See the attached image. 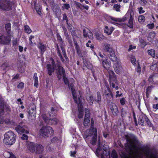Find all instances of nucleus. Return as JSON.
<instances>
[{
	"label": "nucleus",
	"instance_id": "f257e3e1",
	"mask_svg": "<svg viewBox=\"0 0 158 158\" xmlns=\"http://www.w3.org/2000/svg\"><path fill=\"white\" fill-rule=\"evenodd\" d=\"M125 139L127 141L126 147L130 150L135 149L138 144L136 137L132 134L125 135Z\"/></svg>",
	"mask_w": 158,
	"mask_h": 158
},
{
	"label": "nucleus",
	"instance_id": "f03ea898",
	"mask_svg": "<svg viewBox=\"0 0 158 158\" xmlns=\"http://www.w3.org/2000/svg\"><path fill=\"white\" fill-rule=\"evenodd\" d=\"M16 136L11 131H9L6 132L4 135L3 142L6 144L12 145L16 141Z\"/></svg>",
	"mask_w": 158,
	"mask_h": 158
},
{
	"label": "nucleus",
	"instance_id": "7ed1b4c3",
	"mask_svg": "<svg viewBox=\"0 0 158 158\" xmlns=\"http://www.w3.org/2000/svg\"><path fill=\"white\" fill-rule=\"evenodd\" d=\"M12 2L11 0H0V9L6 11L12 9Z\"/></svg>",
	"mask_w": 158,
	"mask_h": 158
},
{
	"label": "nucleus",
	"instance_id": "20e7f679",
	"mask_svg": "<svg viewBox=\"0 0 158 158\" xmlns=\"http://www.w3.org/2000/svg\"><path fill=\"white\" fill-rule=\"evenodd\" d=\"M40 132L42 136H49L53 135L54 131L50 127L43 126L40 130Z\"/></svg>",
	"mask_w": 158,
	"mask_h": 158
},
{
	"label": "nucleus",
	"instance_id": "39448f33",
	"mask_svg": "<svg viewBox=\"0 0 158 158\" xmlns=\"http://www.w3.org/2000/svg\"><path fill=\"white\" fill-rule=\"evenodd\" d=\"M42 117L45 123L49 125H55L58 122L57 118H49L45 114H43Z\"/></svg>",
	"mask_w": 158,
	"mask_h": 158
},
{
	"label": "nucleus",
	"instance_id": "423d86ee",
	"mask_svg": "<svg viewBox=\"0 0 158 158\" xmlns=\"http://www.w3.org/2000/svg\"><path fill=\"white\" fill-rule=\"evenodd\" d=\"M6 109L9 110V108L6 104L5 102L2 100H0V123L2 122V121L3 120L2 115L4 113V109Z\"/></svg>",
	"mask_w": 158,
	"mask_h": 158
},
{
	"label": "nucleus",
	"instance_id": "0eeeda50",
	"mask_svg": "<svg viewBox=\"0 0 158 158\" xmlns=\"http://www.w3.org/2000/svg\"><path fill=\"white\" fill-rule=\"evenodd\" d=\"M75 102L77 104L78 107L83 106V101L84 99L81 97L80 93L77 95L75 93L73 94Z\"/></svg>",
	"mask_w": 158,
	"mask_h": 158
},
{
	"label": "nucleus",
	"instance_id": "6e6552de",
	"mask_svg": "<svg viewBox=\"0 0 158 158\" xmlns=\"http://www.w3.org/2000/svg\"><path fill=\"white\" fill-rule=\"evenodd\" d=\"M15 130L19 134L23 133L27 134L29 131L27 130V127L23 123H20L19 125L15 127Z\"/></svg>",
	"mask_w": 158,
	"mask_h": 158
},
{
	"label": "nucleus",
	"instance_id": "1a4fd4ad",
	"mask_svg": "<svg viewBox=\"0 0 158 158\" xmlns=\"http://www.w3.org/2000/svg\"><path fill=\"white\" fill-rule=\"evenodd\" d=\"M88 135V136H91L93 135L94 136L92 139V143L93 144H94L97 141V130L96 128L94 127L91 128L89 131V133Z\"/></svg>",
	"mask_w": 158,
	"mask_h": 158
},
{
	"label": "nucleus",
	"instance_id": "9d476101",
	"mask_svg": "<svg viewBox=\"0 0 158 158\" xmlns=\"http://www.w3.org/2000/svg\"><path fill=\"white\" fill-rule=\"evenodd\" d=\"M57 67L56 73L57 77L60 80L62 77L65 75V73L64 69L61 65L58 64Z\"/></svg>",
	"mask_w": 158,
	"mask_h": 158
},
{
	"label": "nucleus",
	"instance_id": "9b49d317",
	"mask_svg": "<svg viewBox=\"0 0 158 158\" xmlns=\"http://www.w3.org/2000/svg\"><path fill=\"white\" fill-rule=\"evenodd\" d=\"M10 41L9 36H6L0 33V44H7L10 43Z\"/></svg>",
	"mask_w": 158,
	"mask_h": 158
},
{
	"label": "nucleus",
	"instance_id": "f8f14e48",
	"mask_svg": "<svg viewBox=\"0 0 158 158\" xmlns=\"http://www.w3.org/2000/svg\"><path fill=\"white\" fill-rule=\"evenodd\" d=\"M110 108L114 115L117 116L118 113V108L116 105L112 102H111L110 105Z\"/></svg>",
	"mask_w": 158,
	"mask_h": 158
},
{
	"label": "nucleus",
	"instance_id": "ddd939ff",
	"mask_svg": "<svg viewBox=\"0 0 158 158\" xmlns=\"http://www.w3.org/2000/svg\"><path fill=\"white\" fill-rule=\"evenodd\" d=\"M143 153L147 158H158V157L152 153L149 149H145L143 151Z\"/></svg>",
	"mask_w": 158,
	"mask_h": 158
},
{
	"label": "nucleus",
	"instance_id": "4468645a",
	"mask_svg": "<svg viewBox=\"0 0 158 158\" xmlns=\"http://www.w3.org/2000/svg\"><path fill=\"white\" fill-rule=\"evenodd\" d=\"M120 62L119 60L115 62L114 64V69L115 71L118 74L120 73V71L122 70V68L121 66Z\"/></svg>",
	"mask_w": 158,
	"mask_h": 158
},
{
	"label": "nucleus",
	"instance_id": "2eb2a0df",
	"mask_svg": "<svg viewBox=\"0 0 158 158\" xmlns=\"http://www.w3.org/2000/svg\"><path fill=\"white\" fill-rule=\"evenodd\" d=\"M147 116L144 114H142L140 115L138 119V123L139 124L144 126L145 125L144 124V121H146Z\"/></svg>",
	"mask_w": 158,
	"mask_h": 158
},
{
	"label": "nucleus",
	"instance_id": "dca6fc26",
	"mask_svg": "<svg viewBox=\"0 0 158 158\" xmlns=\"http://www.w3.org/2000/svg\"><path fill=\"white\" fill-rule=\"evenodd\" d=\"M50 3V6L52 8L53 10L55 12L59 11V6L57 4L55 3L54 0H48Z\"/></svg>",
	"mask_w": 158,
	"mask_h": 158
},
{
	"label": "nucleus",
	"instance_id": "f3484780",
	"mask_svg": "<svg viewBox=\"0 0 158 158\" xmlns=\"http://www.w3.org/2000/svg\"><path fill=\"white\" fill-rule=\"evenodd\" d=\"M44 147L40 144H38L35 145V153L36 154H41L44 151Z\"/></svg>",
	"mask_w": 158,
	"mask_h": 158
},
{
	"label": "nucleus",
	"instance_id": "a211bd4d",
	"mask_svg": "<svg viewBox=\"0 0 158 158\" xmlns=\"http://www.w3.org/2000/svg\"><path fill=\"white\" fill-rule=\"evenodd\" d=\"M108 55L109 59L114 62H115L119 60L117 59L114 50L109 52Z\"/></svg>",
	"mask_w": 158,
	"mask_h": 158
},
{
	"label": "nucleus",
	"instance_id": "6ab92c4d",
	"mask_svg": "<svg viewBox=\"0 0 158 158\" xmlns=\"http://www.w3.org/2000/svg\"><path fill=\"white\" fill-rule=\"evenodd\" d=\"M27 146L28 150L32 153H35V144L33 142H28L27 144Z\"/></svg>",
	"mask_w": 158,
	"mask_h": 158
},
{
	"label": "nucleus",
	"instance_id": "aec40b11",
	"mask_svg": "<svg viewBox=\"0 0 158 158\" xmlns=\"http://www.w3.org/2000/svg\"><path fill=\"white\" fill-rule=\"evenodd\" d=\"M57 111L56 107L54 106L51 107L50 110L49 111V114L50 117L55 116L56 114V113Z\"/></svg>",
	"mask_w": 158,
	"mask_h": 158
},
{
	"label": "nucleus",
	"instance_id": "412c9836",
	"mask_svg": "<svg viewBox=\"0 0 158 158\" xmlns=\"http://www.w3.org/2000/svg\"><path fill=\"white\" fill-rule=\"evenodd\" d=\"M103 49L106 52L109 53L114 50L112 48L111 45L108 44H105L103 47Z\"/></svg>",
	"mask_w": 158,
	"mask_h": 158
},
{
	"label": "nucleus",
	"instance_id": "4be33fe9",
	"mask_svg": "<svg viewBox=\"0 0 158 158\" xmlns=\"http://www.w3.org/2000/svg\"><path fill=\"white\" fill-rule=\"evenodd\" d=\"M112 75L110 74L109 75V82H114L117 84V83L118 81L116 79V76H115L114 73L111 71Z\"/></svg>",
	"mask_w": 158,
	"mask_h": 158
},
{
	"label": "nucleus",
	"instance_id": "5701e85b",
	"mask_svg": "<svg viewBox=\"0 0 158 158\" xmlns=\"http://www.w3.org/2000/svg\"><path fill=\"white\" fill-rule=\"evenodd\" d=\"M47 70L48 72V73L49 75H51L52 74V73L54 72V70L55 69H55H53L52 66L51 64H48L47 66Z\"/></svg>",
	"mask_w": 158,
	"mask_h": 158
},
{
	"label": "nucleus",
	"instance_id": "b1692460",
	"mask_svg": "<svg viewBox=\"0 0 158 158\" xmlns=\"http://www.w3.org/2000/svg\"><path fill=\"white\" fill-rule=\"evenodd\" d=\"M109 92L108 93H107L106 92H105V95L107 96L106 98L107 99L108 103H110L111 99L112 100L113 99V95L112 93L110 90L109 91Z\"/></svg>",
	"mask_w": 158,
	"mask_h": 158
},
{
	"label": "nucleus",
	"instance_id": "393cba45",
	"mask_svg": "<svg viewBox=\"0 0 158 158\" xmlns=\"http://www.w3.org/2000/svg\"><path fill=\"white\" fill-rule=\"evenodd\" d=\"M38 47L41 51V53L43 54L46 50L45 46L41 43H39L38 44Z\"/></svg>",
	"mask_w": 158,
	"mask_h": 158
},
{
	"label": "nucleus",
	"instance_id": "a878e982",
	"mask_svg": "<svg viewBox=\"0 0 158 158\" xmlns=\"http://www.w3.org/2000/svg\"><path fill=\"white\" fill-rule=\"evenodd\" d=\"M97 98L95 100V102H97L99 105V106L100 107L101 106V94L99 92H98L97 93Z\"/></svg>",
	"mask_w": 158,
	"mask_h": 158
},
{
	"label": "nucleus",
	"instance_id": "bb28decb",
	"mask_svg": "<svg viewBox=\"0 0 158 158\" xmlns=\"http://www.w3.org/2000/svg\"><path fill=\"white\" fill-rule=\"evenodd\" d=\"M102 64L103 67L107 70L110 66V64L109 62H108L106 60H103Z\"/></svg>",
	"mask_w": 158,
	"mask_h": 158
},
{
	"label": "nucleus",
	"instance_id": "cd10ccee",
	"mask_svg": "<svg viewBox=\"0 0 158 158\" xmlns=\"http://www.w3.org/2000/svg\"><path fill=\"white\" fill-rule=\"evenodd\" d=\"M114 28L113 27H111L109 28L107 26H105L104 30L105 32L107 33L108 35L111 34L113 31Z\"/></svg>",
	"mask_w": 158,
	"mask_h": 158
},
{
	"label": "nucleus",
	"instance_id": "c85d7f7f",
	"mask_svg": "<svg viewBox=\"0 0 158 158\" xmlns=\"http://www.w3.org/2000/svg\"><path fill=\"white\" fill-rule=\"evenodd\" d=\"M79 113L78 114V117L80 118L83 117V106L78 107Z\"/></svg>",
	"mask_w": 158,
	"mask_h": 158
},
{
	"label": "nucleus",
	"instance_id": "c756f323",
	"mask_svg": "<svg viewBox=\"0 0 158 158\" xmlns=\"http://www.w3.org/2000/svg\"><path fill=\"white\" fill-rule=\"evenodd\" d=\"M37 73H35L34 75L33 79L34 82V85L36 87H38V77L37 76Z\"/></svg>",
	"mask_w": 158,
	"mask_h": 158
},
{
	"label": "nucleus",
	"instance_id": "7c9ffc66",
	"mask_svg": "<svg viewBox=\"0 0 158 158\" xmlns=\"http://www.w3.org/2000/svg\"><path fill=\"white\" fill-rule=\"evenodd\" d=\"M90 117L86 118V117H85L84 125L85 127L87 126L89 124V122L90 121Z\"/></svg>",
	"mask_w": 158,
	"mask_h": 158
},
{
	"label": "nucleus",
	"instance_id": "2f4dec72",
	"mask_svg": "<svg viewBox=\"0 0 158 158\" xmlns=\"http://www.w3.org/2000/svg\"><path fill=\"white\" fill-rule=\"evenodd\" d=\"M133 18L131 15H130V19L128 21V26L130 28H133Z\"/></svg>",
	"mask_w": 158,
	"mask_h": 158
},
{
	"label": "nucleus",
	"instance_id": "473e14b6",
	"mask_svg": "<svg viewBox=\"0 0 158 158\" xmlns=\"http://www.w3.org/2000/svg\"><path fill=\"white\" fill-rule=\"evenodd\" d=\"M155 33L154 32H151L149 33L148 36V38H150V39H148V40L151 41L155 37Z\"/></svg>",
	"mask_w": 158,
	"mask_h": 158
},
{
	"label": "nucleus",
	"instance_id": "72a5a7b5",
	"mask_svg": "<svg viewBox=\"0 0 158 158\" xmlns=\"http://www.w3.org/2000/svg\"><path fill=\"white\" fill-rule=\"evenodd\" d=\"M148 54L150 55L153 57L155 56V51L154 50L151 49L150 50H148Z\"/></svg>",
	"mask_w": 158,
	"mask_h": 158
},
{
	"label": "nucleus",
	"instance_id": "f704fd0d",
	"mask_svg": "<svg viewBox=\"0 0 158 158\" xmlns=\"http://www.w3.org/2000/svg\"><path fill=\"white\" fill-rule=\"evenodd\" d=\"M74 4L77 8H79L81 10L83 9V8H82V5L80 3L76 1H74Z\"/></svg>",
	"mask_w": 158,
	"mask_h": 158
},
{
	"label": "nucleus",
	"instance_id": "c9c22d12",
	"mask_svg": "<svg viewBox=\"0 0 158 158\" xmlns=\"http://www.w3.org/2000/svg\"><path fill=\"white\" fill-rule=\"evenodd\" d=\"M128 158H143V156L140 153H135L132 156Z\"/></svg>",
	"mask_w": 158,
	"mask_h": 158
},
{
	"label": "nucleus",
	"instance_id": "e433bc0d",
	"mask_svg": "<svg viewBox=\"0 0 158 158\" xmlns=\"http://www.w3.org/2000/svg\"><path fill=\"white\" fill-rule=\"evenodd\" d=\"M145 17L143 15H140L139 16L138 20L141 23H143L145 21Z\"/></svg>",
	"mask_w": 158,
	"mask_h": 158
},
{
	"label": "nucleus",
	"instance_id": "4c0bfd02",
	"mask_svg": "<svg viewBox=\"0 0 158 158\" xmlns=\"http://www.w3.org/2000/svg\"><path fill=\"white\" fill-rule=\"evenodd\" d=\"M87 101L89 103H91V104H92L94 100H93V97L92 96H90L86 97Z\"/></svg>",
	"mask_w": 158,
	"mask_h": 158
},
{
	"label": "nucleus",
	"instance_id": "58836bf2",
	"mask_svg": "<svg viewBox=\"0 0 158 158\" xmlns=\"http://www.w3.org/2000/svg\"><path fill=\"white\" fill-rule=\"evenodd\" d=\"M111 156L113 158H118V155L115 150H113L112 151Z\"/></svg>",
	"mask_w": 158,
	"mask_h": 158
},
{
	"label": "nucleus",
	"instance_id": "ea45409f",
	"mask_svg": "<svg viewBox=\"0 0 158 158\" xmlns=\"http://www.w3.org/2000/svg\"><path fill=\"white\" fill-rule=\"evenodd\" d=\"M24 30L28 34L30 33L31 32V30L27 25H26L24 26Z\"/></svg>",
	"mask_w": 158,
	"mask_h": 158
},
{
	"label": "nucleus",
	"instance_id": "a19ab883",
	"mask_svg": "<svg viewBox=\"0 0 158 158\" xmlns=\"http://www.w3.org/2000/svg\"><path fill=\"white\" fill-rule=\"evenodd\" d=\"M58 56L60 57V60L63 62H64L65 60L62 57V56L60 53V51L59 49H58L57 52Z\"/></svg>",
	"mask_w": 158,
	"mask_h": 158
},
{
	"label": "nucleus",
	"instance_id": "79ce46f5",
	"mask_svg": "<svg viewBox=\"0 0 158 158\" xmlns=\"http://www.w3.org/2000/svg\"><path fill=\"white\" fill-rule=\"evenodd\" d=\"M70 7L69 4L64 3L63 4V6H62L61 8L63 10L64 9L68 10Z\"/></svg>",
	"mask_w": 158,
	"mask_h": 158
},
{
	"label": "nucleus",
	"instance_id": "37998d69",
	"mask_svg": "<svg viewBox=\"0 0 158 158\" xmlns=\"http://www.w3.org/2000/svg\"><path fill=\"white\" fill-rule=\"evenodd\" d=\"M28 112L29 115H32V114L33 115L35 113V110L33 108H31L29 111H28Z\"/></svg>",
	"mask_w": 158,
	"mask_h": 158
},
{
	"label": "nucleus",
	"instance_id": "c03bdc74",
	"mask_svg": "<svg viewBox=\"0 0 158 158\" xmlns=\"http://www.w3.org/2000/svg\"><path fill=\"white\" fill-rule=\"evenodd\" d=\"M71 32V34L73 36V41L74 42H75V39L74 38V36L77 37V35L75 32V30H71L70 31Z\"/></svg>",
	"mask_w": 158,
	"mask_h": 158
},
{
	"label": "nucleus",
	"instance_id": "a18cd8bd",
	"mask_svg": "<svg viewBox=\"0 0 158 158\" xmlns=\"http://www.w3.org/2000/svg\"><path fill=\"white\" fill-rule=\"evenodd\" d=\"M11 24L10 23H8L6 25L5 28L6 31L8 33L10 30Z\"/></svg>",
	"mask_w": 158,
	"mask_h": 158
},
{
	"label": "nucleus",
	"instance_id": "49530a36",
	"mask_svg": "<svg viewBox=\"0 0 158 158\" xmlns=\"http://www.w3.org/2000/svg\"><path fill=\"white\" fill-rule=\"evenodd\" d=\"M90 31L88 28H86V29H84L83 30V36L84 37H87L88 36V31Z\"/></svg>",
	"mask_w": 158,
	"mask_h": 158
},
{
	"label": "nucleus",
	"instance_id": "de8ad7c7",
	"mask_svg": "<svg viewBox=\"0 0 158 158\" xmlns=\"http://www.w3.org/2000/svg\"><path fill=\"white\" fill-rule=\"evenodd\" d=\"M95 35L97 39L98 40H101L103 38V36L99 34L96 33Z\"/></svg>",
	"mask_w": 158,
	"mask_h": 158
},
{
	"label": "nucleus",
	"instance_id": "09e8293b",
	"mask_svg": "<svg viewBox=\"0 0 158 158\" xmlns=\"http://www.w3.org/2000/svg\"><path fill=\"white\" fill-rule=\"evenodd\" d=\"M41 7L40 6H35V9L37 12L40 15H41L42 14V13L41 11Z\"/></svg>",
	"mask_w": 158,
	"mask_h": 158
},
{
	"label": "nucleus",
	"instance_id": "8fccbe9b",
	"mask_svg": "<svg viewBox=\"0 0 158 158\" xmlns=\"http://www.w3.org/2000/svg\"><path fill=\"white\" fill-rule=\"evenodd\" d=\"M68 85L69 89H71L72 91V94H73L75 93V89H74L73 88L74 85L73 84H71L70 85L69 84Z\"/></svg>",
	"mask_w": 158,
	"mask_h": 158
},
{
	"label": "nucleus",
	"instance_id": "3c124183",
	"mask_svg": "<svg viewBox=\"0 0 158 158\" xmlns=\"http://www.w3.org/2000/svg\"><path fill=\"white\" fill-rule=\"evenodd\" d=\"M85 117L86 118L90 117V113L89 110L88 109H85Z\"/></svg>",
	"mask_w": 158,
	"mask_h": 158
},
{
	"label": "nucleus",
	"instance_id": "603ef678",
	"mask_svg": "<svg viewBox=\"0 0 158 158\" xmlns=\"http://www.w3.org/2000/svg\"><path fill=\"white\" fill-rule=\"evenodd\" d=\"M66 24L68 29L70 31L73 30L74 29V27L70 23H66Z\"/></svg>",
	"mask_w": 158,
	"mask_h": 158
},
{
	"label": "nucleus",
	"instance_id": "864d4df0",
	"mask_svg": "<svg viewBox=\"0 0 158 158\" xmlns=\"http://www.w3.org/2000/svg\"><path fill=\"white\" fill-rule=\"evenodd\" d=\"M63 21L65 20L66 22V23H68L69 20L68 19V18L67 16V15L65 13H64L63 15Z\"/></svg>",
	"mask_w": 158,
	"mask_h": 158
},
{
	"label": "nucleus",
	"instance_id": "5fc2aeb1",
	"mask_svg": "<svg viewBox=\"0 0 158 158\" xmlns=\"http://www.w3.org/2000/svg\"><path fill=\"white\" fill-rule=\"evenodd\" d=\"M113 7L115 8L117 11H119L120 6L118 4H115L114 5Z\"/></svg>",
	"mask_w": 158,
	"mask_h": 158
},
{
	"label": "nucleus",
	"instance_id": "6e6d98bb",
	"mask_svg": "<svg viewBox=\"0 0 158 158\" xmlns=\"http://www.w3.org/2000/svg\"><path fill=\"white\" fill-rule=\"evenodd\" d=\"M126 114V111L124 108H122L121 110V115L122 117H124L125 116Z\"/></svg>",
	"mask_w": 158,
	"mask_h": 158
},
{
	"label": "nucleus",
	"instance_id": "4d7b16f0",
	"mask_svg": "<svg viewBox=\"0 0 158 158\" xmlns=\"http://www.w3.org/2000/svg\"><path fill=\"white\" fill-rule=\"evenodd\" d=\"M21 139L22 140H27L28 139V137L27 135L23 134L22 136L21 137Z\"/></svg>",
	"mask_w": 158,
	"mask_h": 158
},
{
	"label": "nucleus",
	"instance_id": "13d9d810",
	"mask_svg": "<svg viewBox=\"0 0 158 158\" xmlns=\"http://www.w3.org/2000/svg\"><path fill=\"white\" fill-rule=\"evenodd\" d=\"M157 67V64L155 63L153 64H152L150 66V69L152 70H155Z\"/></svg>",
	"mask_w": 158,
	"mask_h": 158
},
{
	"label": "nucleus",
	"instance_id": "bf43d9fd",
	"mask_svg": "<svg viewBox=\"0 0 158 158\" xmlns=\"http://www.w3.org/2000/svg\"><path fill=\"white\" fill-rule=\"evenodd\" d=\"M145 122L148 126L149 127H151L152 126V124L147 117L146 120Z\"/></svg>",
	"mask_w": 158,
	"mask_h": 158
},
{
	"label": "nucleus",
	"instance_id": "052dcab7",
	"mask_svg": "<svg viewBox=\"0 0 158 158\" xmlns=\"http://www.w3.org/2000/svg\"><path fill=\"white\" fill-rule=\"evenodd\" d=\"M62 77H63V78L64 81V82L65 83V84H68L69 85V82H68V80L67 79V77H66L65 75L64 76Z\"/></svg>",
	"mask_w": 158,
	"mask_h": 158
},
{
	"label": "nucleus",
	"instance_id": "680f3d73",
	"mask_svg": "<svg viewBox=\"0 0 158 158\" xmlns=\"http://www.w3.org/2000/svg\"><path fill=\"white\" fill-rule=\"evenodd\" d=\"M147 1L146 0H141L140 2V3L143 6H145L146 5Z\"/></svg>",
	"mask_w": 158,
	"mask_h": 158
},
{
	"label": "nucleus",
	"instance_id": "e2e57ef3",
	"mask_svg": "<svg viewBox=\"0 0 158 158\" xmlns=\"http://www.w3.org/2000/svg\"><path fill=\"white\" fill-rule=\"evenodd\" d=\"M89 31V34L88 35L87 37H88V38L90 39H93V35L90 31Z\"/></svg>",
	"mask_w": 158,
	"mask_h": 158
},
{
	"label": "nucleus",
	"instance_id": "0e129e2a",
	"mask_svg": "<svg viewBox=\"0 0 158 158\" xmlns=\"http://www.w3.org/2000/svg\"><path fill=\"white\" fill-rule=\"evenodd\" d=\"M24 86V83L23 82L19 83L18 85V87L19 88H22Z\"/></svg>",
	"mask_w": 158,
	"mask_h": 158
},
{
	"label": "nucleus",
	"instance_id": "69168bd1",
	"mask_svg": "<svg viewBox=\"0 0 158 158\" xmlns=\"http://www.w3.org/2000/svg\"><path fill=\"white\" fill-rule=\"evenodd\" d=\"M138 9L139 10V13L140 14L144 13L145 12L143 10V8L142 7H140L139 8H138Z\"/></svg>",
	"mask_w": 158,
	"mask_h": 158
},
{
	"label": "nucleus",
	"instance_id": "338daca9",
	"mask_svg": "<svg viewBox=\"0 0 158 158\" xmlns=\"http://www.w3.org/2000/svg\"><path fill=\"white\" fill-rule=\"evenodd\" d=\"M57 39L58 41L61 42L62 41V39L60 35H59V34H57Z\"/></svg>",
	"mask_w": 158,
	"mask_h": 158
},
{
	"label": "nucleus",
	"instance_id": "774afa93",
	"mask_svg": "<svg viewBox=\"0 0 158 158\" xmlns=\"http://www.w3.org/2000/svg\"><path fill=\"white\" fill-rule=\"evenodd\" d=\"M148 27L150 29H152L154 27V24L153 23L151 24H149L147 25Z\"/></svg>",
	"mask_w": 158,
	"mask_h": 158
}]
</instances>
